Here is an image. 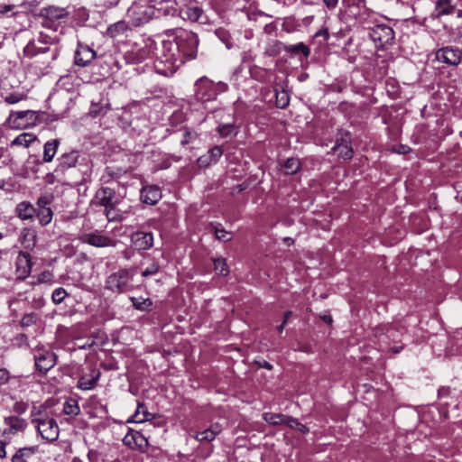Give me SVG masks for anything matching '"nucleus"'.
<instances>
[{"instance_id":"f257e3e1","label":"nucleus","mask_w":462,"mask_h":462,"mask_svg":"<svg viewBox=\"0 0 462 462\" xmlns=\"http://www.w3.org/2000/svg\"><path fill=\"white\" fill-rule=\"evenodd\" d=\"M404 328L398 324H382L374 328V336L378 338L382 349H390L398 354L403 349V345L394 346L402 341Z\"/></svg>"},{"instance_id":"f03ea898","label":"nucleus","mask_w":462,"mask_h":462,"mask_svg":"<svg viewBox=\"0 0 462 462\" xmlns=\"http://www.w3.org/2000/svg\"><path fill=\"white\" fill-rule=\"evenodd\" d=\"M31 416L32 423L43 439L48 442H53L58 439L60 429L55 419L35 407L32 411Z\"/></svg>"},{"instance_id":"7ed1b4c3","label":"nucleus","mask_w":462,"mask_h":462,"mask_svg":"<svg viewBox=\"0 0 462 462\" xmlns=\"http://www.w3.org/2000/svg\"><path fill=\"white\" fill-rule=\"evenodd\" d=\"M173 40L179 47L180 54H183V63L188 60L196 58L199 39L194 32L183 29H176Z\"/></svg>"},{"instance_id":"20e7f679","label":"nucleus","mask_w":462,"mask_h":462,"mask_svg":"<svg viewBox=\"0 0 462 462\" xmlns=\"http://www.w3.org/2000/svg\"><path fill=\"white\" fill-rule=\"evenodd\" d=\"M134 275L130 269H119L106 279L105 289L116 294L129 291L133 289Z\"/></svg>"},{"instance_id":"39448f33","label":"nucleus","mask_w":462,"mask_h":462,"mask_svg":"<svg viewBox=\"0 0 462 462\" xmlns=\"http://www.w3.org/2000/svg\"><path fill=\"white\" fill-rule=\"evenodd\" d=\"M372 26H369V36L374 42L376 48L386 49L394 42V32L393 28L385 23H381L377 19H372Z\"/></svg>"},{"instance_id":"423d86ee","label":"nucleus","mask_w":462,"mask_h":462,"mask_svg":"<svg viewBox=\"0 0 462 462\" xmlns=\"http://www.w3.org/2000/svg\"><path fill=\"white\" fill-rule=\"evenodd\" d=\"M180 53L174 40H166L162 42L158 59L161 63L165 64L173 72L183 65V54Z\"/></svg>"},{"instance_id":"0eeeda50","label":"nucleus","mask_w":462,"mask_h":462,"mask_svg":"<svg viewBox=\"0 0 462 462\" xmlns=\"http://www.w3.org/2000/svg\"><path fill=\"white\" fill-rule=\"evenodd\" d=\"M127 15L132 18L133 24L138 26L149 22L152 18L154 9L147 3L138 2L129 7Z\"/></svg>"},{"instance_id":"6e6552de","label":"nucleus","mask_w":462,"mask_h":462,"mask_svg":"<svg viewBox=\"0 0 462 462\" xmlns=\"http://www.w3.org/2000/svg\"><path fill=\"white\" fill-rule=\"evenodd\" d=\"M33 357L35 367L42 374H46L56 365V355L43 347L35 349Z\"/></svg>"},{"instance_id":"1a4fd4ad","label":"nucleus","mask_w":462,"mask_h":462,"mask_svg":"<svg viewBox=\"0 0 462 462\" xmlns=\"http://www.w3.org/2000/svg\"><path fill=\"white\" fill-rule=\"evenodd\" d=\"M194 88L195 97L198 101L208 102L217 98L214 91V81L205 76L195 82Z\"/></svg>"},{"instance_id":"9d476101","label":"nucleus","mask_w":462,"mask_h":462,"mask_svg":"<svg viewBox=\"0 0 462 462\" xmlns=\"http://www.w3.org/2000/svg\"><path fill=\"white\" fill-rule=\"evenodd\" d=\"M36 119L35 112L32 110L12 111L7 118V123L12 128H26L32 120Z\"/></svg>"},{"instance_id":"9b49d317","label":"nucleus","mask_w":462,"mask_h":462,"mask_svg":"<svg viewBox=\"0 0 462 462\" xmlns=\"http://www.w3.org/2000/svg\"><path fill=\"white\" fill-rule=\"evenodd\" d=\"M436 59L449 66H457L462 59L461 51L453 47H444L437 51Z\"/></svg>"},{"instance_id":"f8f14e48","label":"nucleus","mask_w":462,"mask_h":462,"mask_svg":"<svg viewBox=\"0 0 462 462\" xmlns=\"http://www.w3.org/2000/svg\"><path fill=\"white\" fill-rule=\"evenodd\" d=\"M79 152L77 150H71L68 152L62 153L57 159L58 164L56 169L54 170V172L57 174L63 173L68 169L76 167L77 163L79 162Z\"/></svg>"},{"instance_id":"ddd939ff","label":"nucleus","mask_w":462,"mask_h":462,"mask_svg":"<svg viewBox=\"0 0 462 462\" xmlns=\"http://www.w3.org/2000/svg\"><path fill=\"white\" fill-rule=\"evenodd\" d=\"M96 51L88 45L79 43L75 51L74 62L77 66L87 67L96 58Z\"/></svg>"},{"instance_id":"4468645a","label":"nucleus","mask_w":462,"mask_h":462,"mask_svg":"<svg viewBox=\"0 0 462 462\" xmlns=\"http://www.w3.org/2000/svg\"><path fill=\"white\" fill-rule=\"evenodd\" d=\"M32 272V260L28 253L20 251L15 259V273L18 279H26Z\"/></svg>"},{"instance_id":"2eb2a0df","label":"nucleus","mask_w":462,"mask_h":462,"mask_svg":"<svg viewBox=\"0 0 462 462\" xmlns=\"http://www.w3.org/2000/svg\"><path fill=\"white\" fill-rule=\"evenodd\" d=\"M51 52L48 65L53 61L58 56L57 49L51 50L49 46H41L37 42H30L23 49V53L26 57L32 58L42 53Z\"/></svg>"},{"instance_id":"dca6fc26","label":"nucleus","mask_w":462,"mask_h":462,"mask_svg":"<svg viewBox=\"0 0 462 462\" xmlns=\"http://www.w3.org/2000/svg\"><path fill=\"white\" fill-rule=\"evenodd\" d=\"M82 243L88 244L96 247L115 246L116 242L108 236L99 235L98 233L84 234L80 236Z\"/></svg>"},{"instance_id":"f3484780","label":"nucleus","mask_w":462,"mask_h":462,"mask_svg":"<svg viewBox=\"0 0 462 462\" xmlns=\"http://www.w3.org/2000/svg\"><path fill=\"white\" fill-rule=\"evenodd\" d=\"M4 435H16L23 432L27 426L26 420L17 416H9L5 418Z\"/></svg>"},{"instance_id":"a211bd4d","label":"nucleus","mask_w":462,"mask_h":462,"mask_svg":"<svg viewBox=\"0 0 462 462\" xmlns=\"http://www.w3.org/2000/svg\"><path fill=\"white\" fill-rule=\"evenodd\" d=\"M131 242L137 250H148L153 245L152 232H135L131 236Z\"/></svg>"},{"instance_id":"6ab92c4d","label":"nucleus","mask_w":462,"mask_h":462,"mask_svg":"<svg viewBox=\"0 0 462 462\" xmlns=\"http://www.w3.org/2000/svg\"><path fill=\"white\" fill-rule=\"evenodd\" d=\"M223 154V149L221 146L216 145L209 149L206 154L201 155L198 159V164L200 168H207L212 164L217 163L219 158Z\"/></svg>"},{"instance_id":"aec40b11","label":"nucleus","mask_w":462,"mask_h":462,"mask_svg":"<svg viewBox=\"0 0 462 462\" xmlns=\"http://www.w3.org/2000/svg\"><path fill=\"white\" fill-rule=\"evenodd\" d=\"M161 199L162 191L158 186H146L141 189V200L147 205H155Z\"/></svg>"},{"instance_id":"412c9836","label":"nucleus","mask_w":462,"mask_h":462,"mask_svg":"<svg viewBox=\"0 0 462 462\" xmlns=\"http://www.w3.org/2000/svg\"><path fill=\"white\" fill-rule=\"evenodd\" d=\"M350 137L346 134V137L337 139L335 146L332 150L338 154L344 160H350L353 156V149L349 144Z\"/></svg>"},{"instance_id":"4be33fe9","label":"nucleus","mask_w":462,"mask_h":462,"mask_svg":"<svg viewBox=\"0 0 462 462\" xmlns=\"http://www.w3.org/2000/svg\"><path fill=\"white\" fill-rule=\"evenodd\" d=\"M95 199L100 206H103L106 208L115 205L116 194L110 188H102L97 191Z\"/></svg>"},{"instance_id":"5701e85b","label":"nucleus","mask_w":462,"mask_h":462,"mask_svg":"<svg viewBox=\"0 0 462 462\" xmlns=\"http://www.w3.org/2000/svg\"><path fill=\"white\" fill-rule=\"evenodd\" d=\"M19 241L25 249H33L37 243V232L32 227H24L21 230Z\"/></svg>"},{"instance_id":"b1692460","label":"nucleus","mask_w":462,"mask_h":462,"mask_svg":"<svg viewBox=\"0 0 462 462\" xmlns=\"http://www.w3.org/2000/svg\"><path fill=\"white\" fill-rule=\"evenodd\" d=\"M99 376L100 372L93 369L90 371L89 374H84L79 379L77 386L84 391L92 390L96 386Z\"/></svg>"},{"instance_id":"393cba45","label":"nucleus","mask_w":462,"mask_h":462,"mask_svg":"<svg viewBox=\"0 0 462 462\" xmlns=\"http://www.w3.org/2000/svg\"><path fill=\"white\" fill-rule=\"evenodd\" d=\"M37 452V446L19 448L12 457V462H34L33 456Z\"/></svg>"},{"instance_id":"a878e982","label":"nucleus","mask_w":462,"mask_h":462,"mask_svg":"<svg viewBox=\"0 0 462 462\" xmlns=\"http://www.w3.org/2000/svg\"><path fill=\"white\" fill-rule=\"evenodd\" d=\"M202 14V9L197 5H189L180 10V16L183 20L197 22Z\"/></svg>"},{"instance_id":"bb28decb","label":"nucleus","mask_w":462,"mask_h":462,"mask_svg":"<svg viewBox=\"0 0 462 462\" xmlns=\"http://www.w3.org/2000/svg\"><path fill=\"white\" fill-rule=\"evenodd\" d=\"M60 140L59 139H52L50 141H47L43 145V154H42V161L43 162H51L54 159L58 148L60 146Z\"/></svg>"},{"instance_id":"cd10ccee","label":"nucleus","mask_w":462,"mask_h":462,"mask_svg":"<svg viewBox=\"0 0 462 462\" xmlns=\"http://www.w3.org/2000/svg\"><path fill=\"white\" fill-rule=\"evenodd\" d=\"M15 211L18 217L23 220L32 219L36 213L34 207L27 201L20 202L16 206Z\"/></svg>"},{"instance_id":"c85d7f7f","label":"nucleus","mask_w":462,"mask_h":462,"mask_svg":"<svg viewBox=\"0 0 462 462\" xmlns=\"http://www.w3.org/2000/svg\"><path fill=\"white\" fill-rule=\"evenodd\" d=\"M41 13L42 16L51 21L60 20L68 15V12L64 8L57 6H48L43 8Z\"/></svg>"},{"instance_id":"c756f323","label":"nucleus","mask_w":462,"mask_h":462,"mask_svg":"<svg viewBox=\"0 0 462 462\" xmlns=\"http://www.w3.org/2000/svg\"><path fill=\"white\" fill-rule=\"evenodd\" d=\"M221 432V427L218 424L211 425L208 429L198 432L195 436L199 441H212L217 434Z\"/></svg>"},{"instance_id":"7c9ffc66","label":"nucleus","mask_w":462,"mask_h":462,"mask_svg":"<svg viewBox=\"0 0 462 462\" xmlns=\"http://www.w3.org/2000/svg\"><path fill=\"white\" fill-rule=\"evenodd\" d=\"M436 11L438 15H448L453 14L456 9L451 0H438L436 2Z\"/></svg>"},{"instance_id":"2f4dec72","label":"nucleus","mask_w":462,"mask_h":462,"mask_svg":"<svg viewBox=\"0 0 462 462\" xmlns=\"http://www.w3.org/2000/svg\"><path fill=\"white\" fill-rule=\"evenodd\" d=\"M219 135L223 138L236 136L238 134V127L231 123L220 124L217 129Z\"/></svg>"},{"instance_id":"473e14b6","label":"nucleus","mask_w":462,"mask_h":462,"mask_svg":"<svg viewBox=\"0 0 462 462\" xmlns=\"http://www.w3.org/2000/svg\"><path fill=\"white\" fill-rule=\"evenodd\" d=\"M283 47L284 45L280 41L271 40L267 42L264 54L269 57L277 56L283 50Z\"/></svg>"},{"instance_id":"72a5a7b5","label":"nucleus","mask_w":462,"mask_h":462,"mask_svg":"<svg viewBox=\"0 0 462 462\" xmlns=\"http://www.w3.org/2000/svg\"><path fill=\"white\" fill-rule=\"evenodd\" d=\"M286 417L287 415L282 413L265 412L263 414V420L273 426L283 425Z\"/></svg>"},{"instance_id":"f704fd0d","label":"nucleus","mask_w":462,"mask_h":462,"mask_svg":"<svg viewBox=\"0 0 462 462\" xmlns=\"http://www.w3.org/2000/svg\"><path fill=\"white\" fill-rule=\"evenodd\" d=\"M283 50L287 52L297 54L302 53L305 57H308L310 53V48L303 42H299L293 45H284Z\"/></svg>"},{"instance_id":"c9c22d12","label":"nucleus","mask_w":462,"mask_h":462,"mask_svg":"<svg viewBox=\"0 0 462 462\" xmlns=\"http://www.w3.org/2000/svg\"><path fill=\"white\" fill-rule=\"evenodd\" d=\"M35 139H36V137L34 135H32V134L23 133V134H19L17 137H15L13 140L12 145H17V146L21 145V146L28 147Z\"/></svg>"},{"instance_id":"e433bc0d","label":"nucleus","mask_w":462,"mask_h":462,"mask_svg":"<svg viewBox=\"0 0 462 462\" xmlns=\"http://www.w3.org/2000/svg\"><path fill=\"white\" fill-rule=\"evenodd\" d=\"M300 169V162L299 159L289 158L283 164V170L286 174H294Z\"/></svg>"},{"instance_id":"4c0bfd02","label":"nucleus","mask_w":462,"mask_h":462,"mask_svg":"<svg viewBox=\"0 0 462 462\" xmlns=\"http://www.w3.org/2000/svg\"><path fill=\"white\" fill-rule=\"evenodd\" d=\"M63 412L66 415L77 416L80 412L78 402L73 399H69L63 404Z\"/></svg>"},{"instance_id":"58836bf2","label":"nucleus","mask_w":462,"mask_h":462,"mask_svg":"<svg viewBox=\"0 0 462 462\" xmlns=\"http://www.w3.org/2000/svg\"><path fill=\"white\" fill-rule=\"evenodd\" d=\"M42 226H47L52 220V210L51 208H41L35 213Z\"/></svg>"},{"instance_id":"ea45409f","label":"nucleus","mask_w":462,"mask_h":462,"mask_svg":"<svg viewBox=\"0 0 462 462\" xmlns=\"http://www.w3.org/2000/svg\"><path fill=\"white\" fill-rule=\"evenodd\" d=\"M215 236L217 240L227 242L232 239V236L229 232L226 231L221 224L212 225Z\"/></svg>"},{"instance_id":"a19ab883","label":"nucleus","mask_w":462,"mask_h":462,"mask_svg":"<svg viewBox=\"0 0 462 462\" xmlns=\"http://www.w3.org/2000/svg\"><path fill=\"white\" fill-rule=\"evenodd\" d=\"M143 440H144V439L138 431H132L124 438V443L128 446H132L133 444L141 446Z\"/></svg>"},{"instance_id":"79ce46f5","label":"nucleus","mask_w":462,"mask_h":462,"mask_svg":"<svg viewBox=\"0 0 462 462\" xmlns=\"http://www.w3.org/2000/svg\"><path fill=\"white\" fill-rule=\"evenodd\" d=\"M131 301L133 303V306L139 310L145 311L150 309L152 302L150 299H142V298H135L132 297Z\"/></svg>"},{"instance_id":"37998d69","label":"nucleus","mask_w":462,"mask_h":462,"mask_svg":"<svg viewBox=\"0 0 462 462\" xmlns=\"http://www.w3.org/2000/svg\"><path fill=\"white\" fill-rule=\"evenodd\" d=\"M105 214L108 221H121L124 219L123 213L115 208V205L105 208Z\"/></svg>"},{"instance_id":"c03bdc74","label":"nucleus","mask_w":462,"mask_h":462,"mask_svg":"<svg viewBox=\"0 0 462 462\" xmlns=\"http://www.w3.org/2000/svg\"><path fill=\"white\" fill-rule=\"evenodd\" d=\"M214 269L218 274L223 276H226L229 273L228 266L224 258H217L214 260Z\"/></svg>"},{"instance_id":"a18cd8bd","label":"nucleus","mask_w":462,"mask_h":462,"mask_svg":"<svg viewBox=\"0 0 462 462\" xmlns=\"http://www.w3.org/2000/svg\"><path fill=\"white\" fill-rule=\"evenodd\" d=\"M290 102V97L288 93L285 90L281 92H276V106L279 108H285Z\"/></svg>"},{"instance_id":"49530a36","label":"nucleus","mask_w":462,"mask_h":462,"mask_svg":"<svg viewBox=\"0 0 462 462\" xmlns=\"http://www.w3.org/2000/svg\"><path fill=\"white\" fill-rule=\"evenodd\" d=\"M39 315L36 314L35 312L24 314L21 319V325L23 327H30L35 324L39 320Z\"/></svg>"},{"instance_id":"de8ad7c7","label":"nucleus","mask_w":462,"mask_h":462,"mask_svg":"<svg viewBox=\"0 0 462 462\" xmlns=\"http://www.w3.org/2000/svg\"><path fill=\"white\" fill-rule=\"evenodd\" d=\"M68 295L66 290L64 288H57L53 291L52 292V295H51V300L53 301L54 304L58 305V304H60L65 297Z\"/></svg>"},{"instance_id":"09e8293b","label":"nucleus","mask_w":462,"mask_h":462,"mask_svg":"<svg viewBox=\"0 0 462 462\" xmlns=\"http://www.w3.org/2000/svg\"><path fill=\"white\" fill-rule=\"evenodd\" d=\"M160 265L157 262L151 263L142 273V276L146 278L152 275H155L159 273Z\"/></svg>"},{"instance_id":"8fccbe9b","label":"nucleus","mask_w":462,"mask_h":462,"mask_svg":"<svg viewBox=\"0 0 462 462\" xmlns=\"http://www.w3.org/2000/svg\"><path fill=\"white\" fill-rule=\"evenodd\" d=\"M145 407L143 404H138L137 410L134 415L135 422H142L148 420L149 413L145 412Z\"/></svg>"},{"instance_id":"3c124183","label":"nucleus","mask_w":462,"mask_h":462,"mask_svg":"<svg viewBox=\"0 0 462 462\" xmlns=\"http://www.w3.org/2000/svg\"><path fill=\"white\" fill-rule=\"evenodd\" d=\"M126 26L125 23L119 22L108 28V32L112 36H116V34L123 32L125 30Z\"/></svg>"},{"instance_id":"603ef678","label":"nucleus","mask_w":462,"mask_h":462,"mask_svg":"<svg viewBox=\"0 0 462 462\" xmlns=\"http://www.w3.org/2000/svg\"><path fill=\"white\" fill-rule=\"evenodd\" d=\"M24 98V95L21 93H12L5 97L8 104H16Z\"/></svg>"},{"instance_id":"864d4df0","label":"nucleus","mask_w":462,"mask_h":462,"mask_svg":"<svg viewBox=\"0 0 462 462\" xmlns=\"http://www.w3.org/2000/svg\"><path fill=\"white\" fill-rule=\"evenodd\" d=\"M28 405L23 402H16L13 406V411L17 414H23L27 411Z\"/></svg>"},{"instance_id":"5fc2aeb1","label":"nucleus","mask_w":462,"mask_h":462,"mask_svg":"<svg viewBox=\"0 0 462 462\" xmlns=\"http://www.w3.org/2000/svg\"><path fill=\"white\" fill-rule=\"evenodd\" d=\"M197 136L196 133L191 132L189 130H186L183 134V137L180 141V143L182 145H186L190 143L192 139H194Z\"/></svg>"},{"instance_id":"6e6d98bb","label":"nucleus","mask_w":462,"mask_h":462,"mask_svg":"<svg viewBox=\"0 0 462 462\" xmlns=\"http://www.w3.org/2000/svg\"><path fill=\"white\" fill-rule=\"evenodd\" d=\"M228 89V86L226 83L218 81L217 83L214 82V91L216 92V97L218 94L226 92Z\"/></svg>"},{"instance_id":"4d7b16f0","label":"nucleus","mask_w":462,"mask_h":462,"mask_svg":"<svg viewBox=\"0 0 462 462\" xmlns=\"http://www.w3.org/2000/svg\"><path fill=\"white\" fill-rule=\"evenodd\" d=\"M51 200L48 197L46 196H42L38 199L37 200V207H38V209H41V208H51L49 206Z\"/></svg>"},{"instance_id":"13d9d810","label":"nucleus","mask_w":462,"mask_h":462,"mask_svg":"<svg viewBox=\"0 0 462 462\" xmlns=\"http://www.w3.org/2000/svg\"><path fill=\"white\" fill-rule=\"evenodd\" d=\"M283 425H286L291 429L296 430V428L299 426V421L293 417L287 416L286 420L283 422Z\"/></svg>"},{"instance_id":"bf43d9fd","label":"nucleus","mask_w":462,"mask_h":462,"mask_svg":"<svg viewBox=\"0 0 462 462\" xmlns=\"http://www.w3.org/2000/svg\"><path fill=\"white\" fill-rule=\"evenodd\" d=\"M9 377H10L9 372L5 368H1L0 369V384H5V383H7V381L9 380Z\"/></svg>"},{"instance_id":"052dcab7","label":"nucleus","mask_w":462,"mask_h":462,"mask_svg":"<svg viewBox=\"0 0 462 462\" xmlns=\"http://www.w3.org/2000/svg\"><path fill=\"white\" fill-rule=\"evenodd\" d=\"M99 458V453L97 450H89L88 453V459L89 462H97Z\"/></svg>"},{"instance_id":"680f3d73","label":"nucleus","mask_w":462,"mask_h":462,"mask_svg":"<svg viewBox=\"0 0 462 462\" xmlns=\"http://www.w3.org/2000/svg\"><path fill=\"white\" fill-rule=\"evenodd\" d=\"M316 37H322L325 41L328 40L329 32L328 28H322L315 34Z\"/></svg>"},{"instance_id":"e2e57ef3","label":"nucleus","mask_w":462,"mask_h":462,"mask_svg":"<svg viewBox=\"0 0 462 462\" xmlns=\"http://www.w3.org/2000/svg\"><path fill=\"white\" fill-rule=\"evenodd\" d=\"M276 29H277L276 25L273 23H267L263 27V32L266 34H272L273 32H274L276 31Z\"/></svg>"},{"instance_id":"0e129e2a","label":"nucleus","mask_w":462,"mask_h":462,"mask_svg":"<svg viewBox=\"0 0 462 462\" xmlns=\"http://www.w3.org/2000/svg\"><path fill=\"white\" fill-rule=\"evenodd\" d=\"M324 5L328 9H334L337 5L338 0H323Z\"/></svg>"},{"instance_id":"69168bd1","label":"nucleus","mask_w":462,"mask_h":462,"mask_svg":"<svg viewBox=\"0 0 462 462\" xmlns=\"http://www.w3.org/2000/svg\"><path fill=\"white\" fill-rule=\"evenodd\" d=\"M147 54H148V51H146L145 50H140L139 53L137 54V57H136V61L137 62L143 61L146 58Z\"/></svg>"},{"instance_id":"338daca9","label":"nucleus","mask_w":462,"mask_h":462,"mask_svg":"<svg viewBox=\"0 0 462 462\" xmlns=\"http://www.w3.org/2000/svg\"><path fill=\"white\" fill-rule=\"evenodd\" d=\"M13 7L11 5H0V14H7Z\"/></svg>"},{"instance_id":"774afa93","label":"nucleus","mask_w":462,"mask_h":462,"mask_svg":"<svg viewBox=\"0 0 462 462\" xmlns=\"http://www.w3.org/2000/svg\"><path fill=\"white\" fill-rule=\"evenodd\" d=\"M296 430L301 432L302 434H307L310 431L309 428L300 422H299V426L296 428Z\"/></svg>"}]
</instances>
